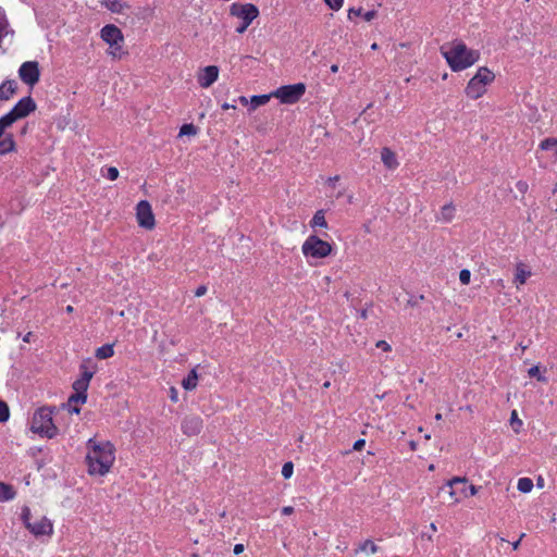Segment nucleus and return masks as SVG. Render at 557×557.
<instances>
[{"instance_id": "nucleus-1", "label": "nucleus", "mask_w": 557, "mask_h": 557, "mask_svg": "<svg viewBox=\"0 0 557 557\" xmlns=\"http://www.w3.org/2000/svg\"><path fill=\"white\" fill-rule=\"evenodd\" d=\"M87 447L89 451L86 456V460L89 474H107L115 460L113 444L110 442L97 443L90 438L87 443Z\"/></svg>"}, {"instance_id": "nucleus-2", "label": "nucleus", "mask_w": 557, "mask_h": 557, "mask_svg": "<svg viewBox=\"0 0 557 557\" xmlns=\"http://www.w3.org/2000/svg\"><path fill=\"white\" fill-rule=\"evenodd\" d=\"M442 53L455 72L473 65L480 57L478 51L468 49L461 41H454L446 47H442Z\"/></svg>"}, {"instance_id": "nucleus-3", "label": "nucleus", "mask_w": 557, "mask_h": 557, "mask_svg": "<svg viewBox=\"0 0 557 557\" xmlns=\"http://www.w3.org/2000/svg\"><path fill=\"white\" fill-rule=\"evenodd\" d=\"M55 409V407L44 406L36 410L32 419L30 431L48 438L55 437L59 432L52 420Z\"/></svg>"}, {"instance_id": "nucleus-4", "label": "nucleus", "mask_w": 557, "mask_h": 557, "mask_svg": "<svg viewBox=\"0 0 557 557\" xmlns=\"http://www.w3.org/2000/svg\"><path fill=\"white\" fill-rule=\"evenodd\" d=\"M35 110L36 103L32 97L28 96L21 99L10 112L0 117V138H2V135H4V131L8 127H10L17 120L26 117Z\"/></svg>"}, {"instance_id": "nucleus-5", "label": "nucleus", "mask_w": 557, "mask_h": 557, "mask_svg": "<svg viewBox=\"0 0 557 557\" xmlns=\"http://www.w3.org/2000/svg\"><path fill=\"white\" fill-rule=\"evenodd\" d=\"M100 38L109 45V54L113 58L121 59L125 54L123 51L124 36L117 26L113 24L103 26L100 30Z\"/></svg>"}, {"instance_id": "nucleus-6", "label": "nucleus", "mask_w": 557, "mask_h": 557, "mask_svg": "<svg viewBox=\"0 0 557 557\" xmlns=\"http://www.w3.org/2000/svg\"><path fill=\"white\" fill-rule=\"evenodd\" d=\"M495 75L487 67H480L476 74L469 81L466 94L472 99H478L485 92V86L492 83Z\"/></svg>"}, {"instance_id": "nucleus-7", "label": "nucleus", "mask_w": 557, "mask_h": 557, "mask_svg": "<svg viewBox=\"0 0 557 557\" xmlns=\"http://www.w3.org/2000/svg\"><path fill=\"white\" fill-rule=\"evenodd\" d=\"M230 14L242 20L240 25L236 28V33L243 34L248 26L259 16V9L252 3H233L230 7Z\"/></svg>"}, {"instance_id": "nucleus-8", "label": "nucleus", "mask_w": 557, "mask_h": 557, "mask_svg": "<svg viewBox=\"0 0 557 557\" xmlns=\"http://www.w3.org/2000/svg\"><path fill=\"white\" fill-rule=\"evenodd\" d=\"M332 252V246L317 235L309 236L302 245V253L306 257L321 259Z\"/></svg>"}, {"instance_id": "nucleus-9", "label": "nucleus", "mask_w": 557, "mask_h": 557, "mask_svg": "<svg viewBox=\"0 0 557 557\" xmlns=\"http://www.w3.org/2000/svg\"><path fill=\"white\" fill-rule=\"evenodd\" d=\"M306 92V85L297 83L294 85H285L272 92L273 97L278 98L282 103H296Z\"/></svg>"}, {"instance_id": "nucleus-10", "label": "nucleus", "mask_w": 557, "mask_h": 557, "mask_svg": "<svg viewBox=\"0 0 557 557\" xmlns=\"http://www.w3.org/2000/svg\"><path fill=\"white\" fill-rule=\"evenodd\" d=\"M30 518V510L28 507H24L22 511V520L25 524V527L36 536L39 535H49L52 533V523L51 521L46 518L41 517L38 521L32 523L29 521Z\"/></svg>"}, {"instance_id": "nucleus-11", "label": "nucleus", "mask_w": 557, "mask_h": 557, "mask_svg": "<svg viewBox=\"0 0 557 557\" xmlns=\"http://www.w3.org/2000/svg\"><path fill=\"white\" fill-rule=\"evenodd\" d=\"M136 220L140 227L152 230L156 226L154 214L151 205L147 200H140L136 206Z\"/></svg>"}, {"instance_id": "nucleus-12", "label": "nucleus", "mask_w": 557, "mask_h": 557, "mask_svg": "<svg viewBox=\"0 0 557 557\" xmlns=\"http://www.w3.org/2000/svg\"><path fill=\"white\" fill-rule=\"evenodd\" d=\"M20 78L26 85L33 87L39 82L40 71L39 64L37 61H26L24 62L18 70Z\"/></svg>"}, {"instance_id": "nucleus-13", "label": "nucleus", "mask_w": 557, "mask_h": 557, "mask_svg": "<svg viewBox=\"0 0 557 557\" xmlns=\"http://www.w3.org/2000/svg\"><path fill=\"white\" fill-rule=\"evenodd\" d=\"M202 419L199 416H186L182 422V431L187 436H196L202 430Z\"/></svg>"}, {"instance_id": "nucleus-14", "label": "nucleus", "mask_w": 557, "mask_h": 557, "mask_svg": "<svg viewBox=\"0 0 557 557\" xmlns=\"http://www.w3.org/2000/svg\"><path fill=\"white\" fill-rule=\"evenodd\" d=\"M219 76V67L215 65H208L203 67L198 74V83L202 88L210 87Z\"/></svg>"}, {"instance_id": "nucleus-15", "label": "nucleus", "mask_w": 557, "mask_h": 557, "mask_svg": "<svg viewBox=\"0 0 557 557\" xmlns=\"http://www.w3.org/2000/svg\"><path fill=\"white\" fill-rule=\"evenodd\" d=\"M381 160L384 163V165L389 170L396 169L399 164L395 152L387 147H384L381 150Z\"/></svg>"}, {"instance_id": "nucleus-16", "label": "nucleus", "mask_w": 557, "mask_h": 557, "mask_svg": "<svg viewBox=\"0 0 557 557\" xmlns=\"http://www.w3.org/2000/svg\"><path fill=\"white\" fill-rule=\"evenodd\" d=\"M17 84L13 79H7L0 85V100H9L16 91Z\"/></svg>"}, {"instance_id": "nucleus-17", "label": "nucleus", "mask_w": 557, "mask_h": 557, "mask_svg": "<svg viewBox=\"0 0 557 557\" xmlns=\"http://www.w3.org/2000/svg\"><path fill=\"white\" fill-rule=\"evenodd\" d=\"M0 138V154H5L15 150V141L12 134H5Z\"/></svg>"}, {"instance_id": "nucleus-18", "label": "nucleus", "mask_w": 557, "mask_h": 557, "mask_svg": "<svg viewBox=\"0 0 557 557\" xmlns=\"http://www.w3.org/2000/svg\"><path fill=\"white\" fill-rule=\"evenodd\" d=\"M379 552V546L371 540H366L356 550L355 554L358 555L360 553L366 556L374 555Z\"/></svg>"}, {"instance_id": "nucleus-19", "label": "nucleus", "mask_w": 557, "mask_h": 557, "mask_svg": "<svg viewBox=\"0 0 557 557\" xmlns=\"http://www.w3.org/2000/svg\"><path fill=\"white\" fill-rule=\"evenodd\" d=\"M376 15H377V12L375 10L368 11L364 14L362 13L361 8H358V9L350 8L348 10V18L349 20H352L354 16H362L364 18V21L371 22Z\"/></svg>"}, {"instance_id": "nucleus-20", "label": "nucleus", "mask_w": 557, "mask_h": 557, "mask_svg": "<svg viewBox=\"0 0 557 557\" xmlns=\"http://www.w3.org/2000/svg\"><path fill=\"white\" fill-rule=\"evenodd\" d=\"M102 4L113 13H121L123 10L129 8L126 2H122L120 0H103Z\"/></svg>"}, {"instance_id": "nucleus-21", "label": "nucleus", "mask_w": 557, "mask_h": 557, "mask_svg": "<svg viewBox=\"0 0 557 557\" xmlns=\"http://www.w3.org/2000/svg\"><path fill=\"white\" fill-rule=\"evenodd\" d=\"M455 207L453 206V203H447L445 205L444 207H442L441 209V214L438 216V220L440 221H443V222H450L454 216H455Z\"/></svg>"}, {"instance_id": "nucleus-22", "label": "nucleus", "mask_w": 557, "mask_h": 557, "mask_svg": "<svg viewBox=\"0 0 557 557\" xmlns=\"http://www.w3.org/2000/svg\"><path fill=\"white\" fill-rule=\"evenodd\" d=\"M15 496V491L9 484L0 482V502H8L13 499Z\"/></svg>"}, {"instance_id": "nucleus-23", "label": "nucleus", "mask_w": 557, "mask_h": 557, "mask_svg": "<svg viewBox=\"0 0 557 557\" xmlns=\"http://www.w3.org/2000/svg\"><path fill=\"white\" fill-rule=\"evenodd\" d=\"M198 375L195 369H193L187 377H185L182 382L183 387L186 391H193L197 386Z\"/></svg>"}, {"instance_id": "nucleus-24", "label": "nucleus", "mask_w": 557, "mask_h": 557, "mask_svg": "<svg viewBox=\"0 0 557 557\" xmlns=\"http://www.w3.org/2000/svg\"><path fill=\"white\" fill-rule=\"evenodd\" d=\"M310 226H311L312 228L318 227V226H320V227H324V228H326V227H327V222H326V220H325V213H324V210H318V211L314 213V215H313V218H312V220H311V222H310Z\"/></svg>"}, {"instance_id": "nucleus-25", "label": "nucleus", "mask_w": 557, "mask_h": 557, "mask_svg": "<svg viewBox=\"0 0 557 557\" xmlns=\"http://www.w3.org/2000/svg\"><path fill=\"white\" fill-rule=\"evenodd\" d=\"M114 354L113 344H106L96 349L95 356L98 359H107Z\"/></svg>"}, {"instance_id": "nucleus-26", "label": "nucleus", "mask_w": 557, "mask_h": 557, "mask_svg": "<svg viewBox=\"0 0 557 557\" xmlns=\"http://www.w3.org/2000/svg\"><path fill=\"white\" fill-rule=\"evenodd\" d=\"M457 483L466 484L467 483V479L466 478H460V476H455V478H453L451 480H449L447 482V484H446V486L448 487L447 493H448L449 497L454 500V503L458 502V498L455 497L456 492L453 490L454 484H457Z\"/></svg>"}, {"instance_id": "nucleus-27", "label": "nucleus", "mask_w": 557, "mask_h": 557, "mask_svg": "<svg viewBox=\"0 0 557 557\" xmlns=\"http://www.w3.org/2000/svg\"><path fill=\"white\" fill-rule=\"evenodd\" d=\"M540 148L542 150H554L555 159L557 160V138L549 137L541 141Z\"/></svg>"}, {"instance_id": "nucleus-28", "label": "nucleus", "mask_w": 557, "mask_h": 557, "mask_svg": "<svg viewBox=\"0 0 557 557\" xmlns=\"http://www.w3.org/2000/svg\"><path fill=\"white\" fill-rule=\"evenodd\" d=\"M271 97H273L272 94L252 96L250 99L251 109L255 110L260 106H264L265 103H268V101L270 100Z\"/></svg>"}, {"instance_id": "nucleus-29", "label": "nucleus", "mask_w": 557, "mask_h": 557, "mask_svg": "<svg viewBox=\"0 0 557 557\" xmlns=\"http://www.w3.org/2000/svg\"><path fill=\"white\" fill-rule=\"evenodd\" d=\"M8 35L13 36L14 30L10 28V24H9L7 17L4 15L0 14V36L4 37Z\"/></svg>"}, {"instance_id": "nucleus-30", "label": "nucleus", "mask_w": 557, "mask_h": 557, "mask_svg": "<svg viewBox=\"0 0 557 557\" xmlns=\"http://www.w3.org/2000/svg\"><path fill=\"white\" fill-rule=\"evenodd\" d=\"M531 275L530 271H525L522 267V264H519L517 267V272L515 276V282H518L519 284H524L527 278Z\"/></svg>"}, {"instance_id": "nucleus-31", "label": "nucleus", "mask_w": 557, "mask_h": 557, "mask_svg": "<svg viewBox=\"0 0 557 557\" xmlns=\"http://www.w3.org/2000/svg\"><path fill=\"white\" fill-rule=\"evenodd\" d=\"M517 487L521 493H529L533 488V481L529 478H521Z\"/></svg>"}, {"instance_id": "nucleus-32", "label": "nucleus", "mask_w": 557, "mask_h": 557, "mask_svg": "<svg viewBox=\"0 0 557 557\" xmlns=\"http://www.w3.org/2000/svg\"><path fill=\"white\" fill-rule=\"evenodd\" d=\"M509 422H510V425L512 426L513 431L516 433H519L520 432V428L522 425V421L518 418V413H517L516 410L511 411Z\"/></svg>"}, {"instance_id": "nucleus-33", "label": "nucleus", "mask_w": 557, "mask_h": 557, "mask_svg": "<svg viewBox=\"0 0 557 557\" xmlns=\"http://www.w3.org/2000/svg\"><path fill=\"white\" fill-rule=\"evenodd\" d=\"M197 134V127L194 124H184L181 129L178 136H191Z\"/></svg>"}, {"instance_id": "nucleus-34", "label": "nucleus", "mask_w": 557, "mask_h": 557, "mask_svg": "<svg viewBox=\"0 0 557 557\" xmlns=\"http://www.w3.org/2000/svg\"><path fill=\"white\" fill-rule=\"evenodd\" d=\"M88 386L89 384H87V382L82 381L81 379H77L73 383V389L75 391V393L87 394Z\"/></svg>"}, {"instance_id": "nucleus-35", "label": "nucleus", "mask_w": 557, "mask_h": 557, "mask_svg": "<svg viewBox=\"0 0 557 557\" xmlns=\"http://www.w3.org/2000/svg\"><path fill=\"white\" fill-rule=\"evenodd\" d=\"M10 418V409L5 401L0 400V422H7Z\"/></svg>"}, {"instance_id": "nucleus-36", "label": "nucleus", "mask_w": 557, "mask_h": 557, "mask_svg": "<svg viewBox=\"0 0 557 557\" xmlns=\"http://www.w3.org/2000/svg\"><path fill=\"white\" fill-rule=\"evenodd\" d=\"M86 400H87V394L74 393L73 395H71L69 397L67 405L70 406L73 403H75V404H77V403L85 404Z\"/></svg>"}, {"instance_id": "nucleus-37", "label": "nucleus", "mask_w": 557, "mask_h": 557, "mask_svg": "<svg viewBox=\"0 0 557 557\" xmlns=\"http://www.w3.org/2000/svg\"><path fill=\"white\" fill-rule=\"evenodd\" d=\"M294 465L292 461L285 462L282 468V475L284 479H289L293 475Z\"/></svg>"}, {"instance_id": "nucleus-38", "label": "nucleus", "mask_w": 557, "mask_h": 557, "mask_svg": "<svg viewBox=\"0 0 557 557\" xmlns=\"http://www.w3.org/2000/svg\"><path fill=\"white\" fill-rule=\"evenodd\" d=\"M81 369L83 370V373L79 379L84 382H87V384H89L90 380L94 376V372L89 371L84 363L81 366Z\"/></svg>"}, {"instance_id": "nucleus-39", "label": "nucleus", "mask_w": 557, "mask_h": 557, "mask_svg": "<svg viewBox=\"0 0 557 557\" xmlns=\"http://www.w3.org/2000/svg\"><path fill=\"white\" fill-rule=\"evenodd\" d=\"M528 374L530 376H536L540 382L545 383L547 381V379L545 376L540 374V368L537 366L530 368L528 371Z\"/></svg>"}, {"instance_id": "nucleus-40", "label": "nucleus", "mask_w": 557, "mask_h": 557, "mask_svg": "<svg viewBox=\"0 0 557 557\" xmlns=\"http://www.w3.org/2000/svg\"><path fill=\"white\" fill-rule=\"evenodd\" d=\"M471 273L468 269H462L459 273V280L463 285H468L470 283Z\"/></svg>"}, {"instance_id": "nucleus-41", "label": "nucleus", "mask_w": 557, "mask_h": 557, "mask_svg": "<svg viewBox=\"0 0 557 557\" xmlns=\"http://www.w3.org/2000/svg\"><path fill=\"white\" fill-rule=\"evenodd\" d=\"M325 3L332 9V10H339L343 7V0H324Z\"/></svg>"}, {"instance_id": "nucleus-42", "label": "nucleus", "mask_w": 557, "mask_h": 557, "mask_svg": "<svg viewBox=\"0 0 557 557\" xmlns=\"http://www.w3.org/2000/svg\"><path fill=\"white\" fill-rule=\"evenodd\" d=\"M528 188H529V185L523 182V181H519L517 184H516V189L517 191L523 196L527 191H528Z\"/></svg>"}, {"instance_id": "nucleus-43", "label": "nucleus", "mask_w": 557, "mask_h": 557, "mask_svg": "<svg viewBox=\"0 0 557 557\" xmlns=\"http://www.w3.org/2000/svg\"><path fill=\"white\" fill-rule=\"evenodd\" d=\"M107 177L110 180V181H114L119 177V170L114 166H110L108 169V173H107Z\"/></svg>"}, {"instance_id": "nucleus-44", "label": "nucleus", "mask_w": 557, "mask_h": 557, "mask_svg": "<svg viewBox=\"0 0 557 557\" xmlns=\"http://www.w3.org/2000/svg\"><path fill=\"white\" fill-rule=\"evenodd\" d=\"M375 346L377 348L382 349L383 351H391L392 350L391 345L386 341H379V342H376Z\"/></svg>"}, {"instance_id": "nucleus-45", "label": "nucleus", "mask_w": 557, "mask_h": 557, "mask_svg": "<svg viewBox=\"0 0 557 557\" xmlns=\"http://www.w3.org/2000/svg\"><path fill=\"white\" fill-rule=\"evenodd\" d=\"M206 293H207V287H206L205 285H201V286H199V287L195 290V296H196V297H201V296H203Z\"/></svg>"}, {"instance_id": "nucleus-46", "label": "nucleus", "mask_w": 557, "mask_h": 557, "mask_svg": "<svg viewBox=\"0 0 557 557\" xmlns=\"http://www.w3.org/2000/svg\"><path fill=\"white\" fill-rule=\"evenodd\" d=\"M170 398L174 403H176L178 400L177 391H176L175 387H171V389H170Z\"/></svg>"}, {"instance_id": "nucleus-47", "label": "nucleus", "mask_w": 557, "mask_h": 557, "mask_svg": "<svg viewBox=\"0 0 557 557\" xmlns=\"http://www.w3.org/2000/svg\"><path fill=\"white\" fill-rule=\"evenodd\" d=\"M364 444H366L364 440H358L354 444V449L355 450H361L362 447L364 446Z\"/></svg>"}, {"instance_id": "nucleus-48", "label": "nucleus", "mask_w": 557, "mask_h": 557, "mask_svg": "<svg viewBox=\"0 0 557 557\" xmlns=\"http://www.w3.org/2000/svg\"><path fill=\"white\" fill-rule=\"evenodd\" d=\"M339 180V176L338 175H335V176H332V177H329L327 178V184L332 187L335 186V184L338 182Z\"/></svg>"}, {"instance_id": "nucleus-49", "label": "nucleus", "mask_w": 557, "mask_h": 557, "mask_svg": "<svg viewBox=\"0 0 557 557\" xmlns=\"http://www.w3.org/2000/svg\"><path fill=\"white\" fill-rule=\"evenodd\" d=\"M293 512H294V507H292V506H285L282 509V513L285 515V516H289Z\"/></svg>"}, {"instance_id": "nucleus-50", "label": "nucleus", "mask_w": 557, "mask_h": 557, "mask_svg": "<svg viewBox=\"0 0 557 557\" xmlns=\"http://www.w3.org/2000/svg\"><path fill=\"white\" fill-rule=\"evenodd\" d=\"M244 552V545L243 544H236L234 546V554L239 555Z\"/></svg>"}, {"instance_id": "nucleus-51", "label": "nucleus", "mask_w": 557, "mask_h": 557, "mask_svg": "<svg viewBox=\"0 0 557 557\" xmlns=\"http://www.w3.org/2000/svg\"><path fill=\"white\" fill-rule=\"evenodd\" d=\"M524 536H525V534H524V533H522V534L520 535L519 540L512 543V548H513V549H518V547H519V545H520V542H521V540H522Z\"/></svg>"}, {"instance_id": "nucleus-52", "label": "nucleus", "mask_w": 557, "mask_h": 557, "mask_svg": "<svg viewBox=\"0 0 557 557\" xmlns=\"http://www.w3.org/2000/svg\"><path fill=\"white\" fill-rule=\"evenodd\" d=\"M69 412H70V413H76V414H78V413L81 412V408H79V407H77V406L70 407V408H69Z\"/></svg>"}, {"instance_id": "nucleus-53", "label": "nucleus", "mask_w": 557, "mask_h": 557, "mask_svg": "<svg viewBox=\"0 0 557 557\" xmlns=\"http://www.w3.org/2000/svg\"><path fill=\"white\" fill-rule=\"evenodd\" d=\"M468 490H470V496H474L478 493L475 485H469Z\"/></svg>"}, {"instance_id": "nucleus-54", "label": "nucleus", "mask_w": 557, "mask_h": 557, "mask_svg": "<svg viewBox=\"0 0 557 557\" xmlns=\"http://www.w3.org/2000/svg\"><path fill=\"white\" fill-rule=\"evenodd\" d=\"M236 107L234 104H230L227 102L223 103L222 104V109L223 110H228V109H235Z\"/></svg>"}, {"instance_id": "nucleus-55", "label": "nucleus", "mask_w": 557, "mask_h": 557, "mask_svg": "<svg viewBox=\"0 0 557 557\" xmlns=\"http://www.w3.org/2000/svg\"><path fill=\"white\" fill-rule=\"evenodd\" d=\"M240 103H243L244 106H247L248 104V99L245 97V96H240L239 99Z\"/></svg>"}, {"instance_id": "nucleus-56", "label": "nucleus", "mask_w": 557, "mask_h": 557, "mask_svg": "<svg viewBox=\"0 0 557 557\" xmlns=\"http://www.w3.org/2000/svg\"><path fill=\"white\" fill-rule=\"evenodd\" d=\"M536 485H537L539 487H543V486H544V480H543V478H541V476H540V478L537 479V481H536Z\"/></svg>"}, {"instance_id": "nucleus-57", "label": "nucleus", "mask_w": 557, "mask_h": 557, "mask_svg": "<svg viewBox=\"0 0 557 557\" xmlns=\"http://www.w3.org/2000/svg\"><path fill=\"white\" fill-rule=\"evenodd\" d=\"M461 493H462L466 497L470 496V490H468V488H466V487H463V488L461 490Z\"/></svg>"}, {"instance_id": "nucleus-58", "label": "nucleus", "mask_w": 557, "mask_h": 557, "mask_svg": "<svg viewBox=\"0 0 557 557\" xmlns=\"http://www.w3.org/2000/svg\"><path fill=\"white\" fill-rule=\"evenodd\" d=\"M331 71H332V73H337L338 72V65L337 64H333L331 66Z\"/></svg>"}, {"instance_id": "nucleus-59", "label": "nucleus", "mask_w": 557, "mask_h": 557, "mask_svg": "<svg viewBox=\"0 0 557 557\" xmlns=\"http://www.w3.org/2000/svg\"><path fill=\"white\" fill-rule=\"evenodd\" d=\"M409 445H410L411 450H416L417 449V443L414 441H411L409 443Z\"/></svg>"}, {"instance_id": "nucleus-60", "label": "nucleus", "mask_w": 557, "mask_h": 557, "mask_svg": "<svg viewBox=\"0 0 557 557\" xmlns=\"http://www.w3.org/2000/svg\"><path fill=\"white\" fill-rule=\"evenodd\" d=\"M30 336H32V333H30V332H28V333L24 336L23 341H24V342H26V343H28V342H29Z\"/></svg>"}, {"instance_id": "nucleus-61", "label": "nucleus", "mask_w": 557, "mask_h": 557, "mask_svg": "<svg viewBox=\"0 0 557 557\" xmlns=\"http://www.w3.org/2000/svg\"><path fill=\"white\" fill-rule=\"evenodd\" d=\"M360 317H361L362 319H367V318H368L367 310H362V311L360 312Z\"/></svg>"}, {"instance_id": "nucleus-62", "label": "nucleus", "mask_w": 557, "mask_h": 557, "mask_svg": "<svg viewBox=\"0 0 557 557\" xmlns=\"http://www.w3.org/2000/svg\"><path fill=\"white\" fill-rule=\"evenodd\" d=\"M385 395H386V393H383V394H381V395H380V394H376V395H375V398L381 400V399H383V398L385 397Z\"/></svg>"}, {"instance_id": "nucleus-63", "label": "nucleus", "mask_w": 557, "mask_h": 557, "mask_svg": "<svg viewBox=\"0 0 557 557\" xmlns=\"http://www.w3.org/2000/svg\"><path fill=\"white\" fill-rule=\"evenodd\" d=\"M65 310H66V312H67V313H71V312H73L74 308H73L71 305H69V306L65 308Z\"/></svg>"}, {"instance_id": "nucleus-64", "label": "nucleus", "mask_w": 557, "mask_h": 557, "mask_svg": "<svg viewBox=\"0 0 557 557\" xmlns=\"http://www.w3.org/2000/svg\"><path fill=\"white\" fill-rule=\"evenodd\" d=\"M443 419L442 414L441 413H436L435 414V420L436 421H441Z\"/></svg>"}]
</instances>
